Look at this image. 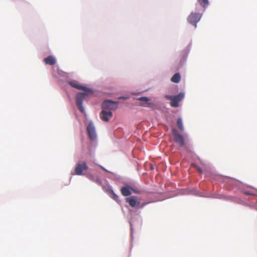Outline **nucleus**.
I'll use <instances>...</instances> for the list:
<instances>
[{
    "mask_svg": "<svg viewBox=\"0 0 257 257\" xmlns=\"http://www.w3.org/2000/svg\"><path fill=\"white\" fill-rule=\"evenodd\" d=\"M245 194H247V195H250V193H249V192H245Z\"/></svg>",
    "mask_w": 257,
    "mask_h": 257,
    "instance_id": "nucleus-22",
    "label": "nucleus"
},
{
    "mask_svg": "<svg viewBox=\"0 0 257 257\" xmlns=\"http://www.w3.org/2000/svg\"><path fill=\"white\" fill-rule=\"evenodd\" d=\"M201 14L197 13H191L188 17L187 21L191 25L197 27V23L200 21L201 18Z\"/></svg>",
    "mask_w": 257,
    "mask_h": 257,
    "instance_id": "nucleus-5",
    "label": "nucleus"
},
{
    "mask_svg": "<svg viewBox=\"0 0 257 257\" xmlns=\"http://www.w3.org/2000/svg\"><path fill=\"white\" fill-rule=\"evenodd\" d=\"M112 117V113L111 111L102 109L100 113V117L104 122H108Z\"/></svg>",
    "mask_w": 257,
    "mask_h": 257,
    "instance_id": "nucleus-8",
    "label": "nucleus"
},
{
    "mask_svg": "<svg viewBox=\"0 0 257 257\" xmlns=\"http://www.w3.org/2000/svg\"><path fill=\"white\" fill-rule=\"evenodd\" d=\"M88 168L87 163L85 161L77 163L74 170L75 174L81 175L83 174V171L87 170Z\"/></svg>",
    "mask_w": 257,
    "mask_h": 257,
    "instance_id": "nucleus-6",
    "label": "nucleus"
},
{
    "mask_svg": "<svg viewBox=\"0 0 257 257\" xmlns=\"http://www.w3.org/2000/svg\"><path fill=\"white\" fill-rule=\"evenodd\" d=\"M110 196L116 201L117 202L118 201V196L112 190L110 192Z\"/></svg>",
    "mask_w": 257,
    "mask_h": 257,
    "instance_id": "nucleus-17",
    "label": "nucleus"
},
{
    "mask_svg": "<svg viewBox=\"0 0 257 257\" xmlns=\"http://www.w3.org/2000/svg\"><path fill=\"white\" fill-rule=\"evenodd\" d=\"M125 201L130 206L134 208H143L144 207L147 203H144L141 204V202L138 200V197L135 196H132L129 197H127L125 199Z\"/></svg>",
    "mask_w": 257,
    "mask_h": 257,
    "instance_id": "nucleus-3",
    "label": "nucleus"
},
{
    "mask_svg": "<svg viewBox=\"0 0 257 257\" xmlns=\"http://www.w3.org/2000/svg\"><path fill=\"white\" fill-rule=\"evenodd\" d=\"M138 100L142 101H145L147 102L145 104H142V106L150 107L152 105V104L151 103L147 102L149 100V99L147 97H141L138 98Z\"/></svg>",
    "mask_w": 257,
    "mask_h": 257,
    "instance_id": "nucleus-13",
    "label": "nucleus"
},
{
    "mask_svg": "<svg viewBox=\"0 0 257 257\" xmlns=\"http://www.w3.org/2000/svg\"><path fill=\"white\" fill-rule=\"evenodd\" d=\"M131 191H133V192H134L135 193H136V194H140L141 193V191L139 189H137V188L136 189V188H134L132 187H131Z\"/></svg>",
    "mask_w": 257,
    "mask_h": 257,
    "instance_id": "nucleus-18",
    "label": "nucleus"
},
{
    "mask_svg": "<svg viewBox=\"0 0 257 257\" xmlns=\"http://www.w3.org/2000/svg\"><path fill=\"white\" fill-rule=\"evenodd\" d=\"M96 182H97L99 184H100L101 183V181H100V179H97Z\"/></svg>",
    "mask_w": 257,
    "mask_h": 257,
    "instance_id": "nucleus-20",
    "label": "nucleus"
},
{
    "mask_svg": "<svg viewBox=\"0 0 257 257\" xmlns=\"http://www.w3.org/2000/svg\"><path fill=\"white\" fill-rule=\"evenodd\" d=\"M46 64L54 65L56 63L55 59L52 56H49L44 59Z\"/></svg>",
    "mask_w": 257,
    "mask_h": 257,
    "instance_id": "nucleus-12",
    "label": "nucleus"
},
{
    "mask_svg": "<svg viewBox=\"0 0 257 257\" xmlns=\"http://www.w3.org/2000/svg\"><path fill=\"white\" fill-rule=\"evenodd\" d=\"M101 168H102V169H103V170H105V171H106L103 167H101Z\"/></svg>",
    "mask_w": 257,
    "mask_h": 257,
    "instance_id": "nucleus-23",
    "label": "nucleus"
},
{
    "mask_svg": "<svg viewBox=\"0 0 257 257\" xmlns=\"http://www.w3.org/2000/svg\"><path fill=\"white\" fill-rule=\"evenodd\" d=\"M69 84L72 87L76 88L79 90H86V87L83 86H82L78 83V82L76 81H71L69 82Z\"/></svg>",
    "mask_w": 257,
    "mask_h": 257,
    "instance_id": "nucleus-11",
    "label": "nucleus"
},
{
    "mask_svg": "<svg viewBox=\"0 0 257 257\" xmlns=\"http://www.w3.org/2000/svg\"><path fill=\"white\" fill-rule=\"evenodd\" d=\"M174 141L179 146L182 147L184 145V138L181 135L177 133H174Z\"/></svg>",
    "mask_w": 257,
    "mask_h": 257,
    "instance_id": "nucleus-9",
    "label": "nucleus"
},
{
    "mask_svg": "<svg viewBox=\"0 0 257 257\" xmlns=\"http://www.w3.org/2000/svg\"><path fill=\"white\" fill-rule=\"evenodd\" d=\"M117 108V102H113L109 100L104 101L102 104V109L107 110H113Z\"/></svg>",
    "mask_w": 257,
    "mask_h": 257,
    "instance_id": "nucleus-4",
    "label": "nucleus"
},
{
    "mask_svg": "<svg viewBox=\"0 0 257 257\" xmlns=\"http://www.w3.org/2000/svg\"><path fill=\"white\" fill-rule=\"evenodd\" d=\"M217 198H223L222 196L221 195H218V196L217 197Z\"/></svg>",
    "mask_w": 257,
    "mask_h": 257,
    "instance_id": "nucleus-21",
    "label": "nucleus"
},
{
    "mask_svg": "<svg viewBox=\"0 0 257 257\" xmlns=\"http://www.w3.org/2000/svg\"><path fill=\"white\" fill-rule=\"evenodd\" d=\"M120 192L123 196H128L131 194V187L130 185H125L121 188Z\"/></svg>",
    "mask_w": 257,
    "mask_h": 257,
    "instance_id": "nucleus-10",
    "label": "nucleus"
},
{
    "mask_svg": "<svg viewBox=\"0 0 257 257\" xmlns=\"http://www.w3.org/2000/svg\"><path fill=\"white\" fill-rule=\"evenodd\" d=\"M83 90L84 91V92H79L77 94L76 101L78 108L81 112H83L84 111V109L82 106L83 100L85 97L93 93L92 90L90 89L87 88V87L86 90L85 89Z\"/></svg>",
    "mask_w": 257,
    "mask_h": 257,
    "instance_id": "nucleus-1",
    "label": "nucleus"
},
{
    "mask_svg": "<svg viewBox=\"0 0 257 257\" xmlns=\"http://www.w3.org/2000/svg\"><path fill=\"white\" fill-rule=\"evenodd\" d=\"M200 6L204 9L206 8L208 5V0H197Z\"/></svg>",
    "mask_w": 257,
    "mask_h": 257,
    "instance_id": "nucleus-16",
    "label": "nucleus"
},
{
    "mask_svg": "<svg viewBox=\"0 0 257 257\" xmlns=\"http://www.w3.org/2000/svg\"><path fill=\"white\" fill-rule=\"evenodd\" d=\"M87 132L90 140H95L96 139L97 135L95 128L92 122H89L88 124L87 127Z\"/></svg>",
    "mask_w": 257,
    "mask_h": 257,
    "instance_id": "nucleus-7",
    "label": "nucleus"
},
{
    "mask_svg": "<svg viewBox=\"0 0 257 257\" xmlns=\"http://www.w3.org/2000/svg\"><path fill=\"white\" fill-rule=\"evenodd\" d=\"M177 125L178 127L181 131H183L184 127L182 123V119L181 118H178L177 121Z\"/></svg>",
    "mask_w": 257,
    "mask_h": 257,
    "instance_id": "nucleus-15",
    "label": "nucleus"
},
{
    "mask_svg": "<svg viewBox=\"0 0 257 257\" xmlns=\"http://www.w3.org/2000/svg\"><path fill=\"white\" fill-rule=\"evenodd\" d=\"M197 170L200 173H202V170L200 168H198Z\"/></svg>",
    "mask_w": 257,
    "mask_h": 257,
    "instance_id": "nucleus-19",
    "label": "nucleus"
},
{
    "mask_svg": "<svg viewBox=\"0 0 257 257\" xmlns=\"http://www.w3.org/2000/svg\"><path fill=\"white\" fill-rule=\"evenodd\" d=\"M181 79V76L179 73L175 74L171 78V81L174 83H178Z\"/></svg>",
    "mask_w": 257,
    "mask_h": 257,
    "instance_id": "nucleus-14",
    "label": "nucleus"
},
{
    "mask_svg": "<svg viewBox=\"0 0 257 257\" xmlns=\"http://www.w3.org/2000/svg\"><path fill=\"white\" fill-rule=\"evenodd\" d=\"M184 94L183 93H180L177 95L173 96L170 95H166L165 98L171 100L170 105L174 107L179 106V102L184 98Z\"/></svg>",
    "mask_w": 257,
    "mask_h": 257,
    "instance_id": "nucleus-2",
    "label": "nucleus"
}]
</instances>
